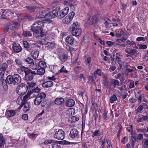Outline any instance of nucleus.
Returning a JSON list of instances; mask_svg holds the SVG:
<instances>
[{"mask_svg": "<svg viewBox=\"0 0 148 148\" xmlns=\"http://www.w3.org/2000/svg\"><path fill=\"white\" fill-rule=\"evenodd\" d=\"M44 25V22L42 21H35L32 26L31 30L34 32L33 36L36 37L40 38L43 36L44 34L42 29Z\"/></svg>", "mask_w": 148, "mask_h": 148, "instance_id": "f257e3e1", "label": "nucleus"}, {"mask_svg": "<svg viewBox=\"0 0 148 148\" xmlns=\"http://www.w3.org/2000/svg\"><path fill=\"white\" fill-rule=\"evenodd\" d=\"M46 96V94L44 92H41L38 94L36 96L35 99L34 100V104L38 105L41 103L42 106H44V105H43L42 103V101H43Z\"/></svg>", "mask_w": 148, "mask_h": 148, "instance_id": "f03ea898", "label": "nucleus"}, {"mask_svg": "<svg viewBox=\"0 0 148 148\" xmlns=\"http://www.w3.org/2000/svg\"><path fill=\"white\" fill-rule=\"evenodd\" d=\"M78 24L77 22L74 23L72 25L73 27L71 30L72 34L73 36H77L81 34L82 30L80 28L78 27Z\"/></svg>", "mask_w": 148, "mask_h": 148, "instance_id": "7ed1b4c3", "label": "nucleus"}, {"mask_svg": "<svg viewBox=\"0 0 148 148\" xmlns=\"http://www.w3.org/2000/svg\"><path fill=\"white\" fill-rule=\"evenodd\" d=\"M27 90L25 84H21L18 85L17 88L16 92L19 95H23Z\"/></svg>", "mask_w": 148, "mask_h": 148, "instance_id": "20e7f679", "label": "nucleus"}, {"mask_svg": "<svg viewBox=\"0 0 148 148\" xmlns=\"http://www.w3.org/2000/svg\"><path fill=\"white\" fill-rule=\"evenodd\" d=\"M65 134V132L62 130L59 129L58 130L55 131L54 137L57 140H62L64 138Z\"/></svg>", "mask_w": 148, "mask_h": 148, "instance_id": "39448f33", "label": "nucleus"}, {"mask_svg": "<svg viewBox=\"0 0 148 148\" xmlns=\"http://www.w3.org/2000/svg\"><path fill=\"white\" fill-rule=\"evenodd\" d=\"M60 10V7H57L55 10L47 13L46 17L48 19V21L52 18L56 17L58 15V12Z\"/></svg>", "mask_w": 148, "mask_h": 148, "instance_id": "423d86ee", "label": "nucleus"}, {"mask_svg": "<svg viewBox=\"0 0 148 148\" xmlns=\"http://www.w3.org/2000/svg\"><path fill=\"white\" fill-rule=\"evenodd\" d=\"M36 75V73L35 71H30L28 69L25 73V78L26 80L27 81L32 80L34 77L33 75Z\"/></svg>", "mask_w": 148, "mask_h": 148, "instance_id": "0eeeda50", "label": "nucleus"}, {"mask_svg": "<svg viewBox=\"0 0 148 148\" xmlns=\"http://www.w3.org/2000/svg\"><path fill=\"white\" fill-rule=\"evenodd\" d=\"M47 80H48L49 81L44 82L42 84V86L43 87L48 88L51 86L53 85V83L52 81L50 80H54L55 78L54 76H53L52 77L47 78Z\"/></svg>", "mask_w": 148, "mask_h": 148, "instance_id": "6e6552de", "label": "nucleus"}, {"mask_svg": "<svg viewBox=\"0 0 148 148\" xmlns=\"http://www.w3.org/2000/svg\"><path fill=\"white\" fill-rule=\"evenodd\" d=\"M77 1L76 0H69L68 1H64L63 3L66 6H69L72 8L74 7V6L76 4Z\"/></svg>", "mask_w": 148, "mask_h": 148, "instance_id": "1a4fd4ad", "label": "nucleus"}, {"mask_svg": "<svg viewBox=\"0 0 148 148\" xmlns=\"http://www.w3.org/2000/svg\"><path fill=\"white\" fill-rule=\"evenodd\" d=\"M46 11L43 10L39 12L36 14V16L38 18H44V20L46 21H48V19L46 18V16L47 15Z\"/></svg>", "mask_w": 148, "mask_h": 148, "instance_id": "9d476101", "label": "nucleus"}, {"mask_svg": "<svg viewBox=\"0 0 148 148\" xmlns=\"http://www.w3.org/2000/svg\"><path fill=\"white\" fill-rule=\"evenodd\" d=\"M13 76L14 84L17 85L21 82V78L19 75L18 74H15Z\"/></svg>", "mask_w": 148, "mask_h": 148, "instance_id": "9b49d317", "label": "nucleus"}, {"mask_svg": "<svg viewBox=\"0 0 148 148\" xmlns=\"http://www.w3.org/2000/svg\"><path fill=\"white\" fill-rule=\"evenodd\" d=\"M69 8L66 7L64 8L61 11L60 14L58 16L59 18H61L64 17L68 13Z\"/></svg>", "mask_w": 148, "mask_h": 148, "instance_id": "f8f14e48", "label": "nucleus"}, {"mask_svg": "<svg viewBox=\"0 0 148 148\" xmlns=\"http://www.w3.org/2000/svg\"><path fill=\"white\" fill-rule=\"evenodd\" d=\"M12 48L13 51L16 53L19 52L22 50L21 47L18 44H14L13 45Z\"/></svg>", "mask_w": 148, "mask_h": 148, "instance_id": "ddd939ff", "label": "nucleus"}, {"mask_svg": "<svg viewBox=\"0 0 148 148\" xmlns=\"http://www.w3.org/2000/svg\"><path fill=\"white\" fill-rule=\"evenodd\" d=\"M78 132L75 129H73L71 131L70 133V136L71 138H73L77 137Z\"/></svg>", "mask_w": 148, "mask_h": 148, "instance_id": "4468645a", "label": "nucleus"}, {"mask_svg": "<svg viewBox=\"0 0 148 148\" xmlns=\"http://www.w3.org/2000/svg\"><path fill=\"white\" fill-rule=\"evenodd\" d=\"M65 105L68 107H72L75 105V101L73 99H69L66 101Z\"/></svg>", "mask_w": 148, "mask_h": 148, "instance_id": "2eb2a0df", "label": "nucleus"}, {"mask_svg": "<svg viewBox=\"0 0 148 148\" xmlns=\"http://www.w3.org/2000/svg\"><path fill=\"white\" fill-rule=\"evenodd\" d=\"M66 43L69 44L70 45H72L74 41V39L71 36H67L65 40Z\"/></svg>", "mask_w": 148, "mask_h": 148, "instance_id": "dca6fc26", "label": "nucleus"}, {"mask_svg": "<svg viewBox=\"0 0 148 148\" xmlns=\"http://www.w3.org/2000/svg\"><path fill=\"white\" fill-rule=\"evenodd\" d=\"M59 56L60 59L63 62H64L67 59V56L62 52H60Z\"/></svg>", "mask_w": 148, "mask_h": 148, "instance_id": "f3484780", "label": "nucleus"}, {"mask_svg": "<svg viewBox=\"0 0 148 148\" xmlns=\"http://www.w3.org/2000/svg\"><path fill=\"white\" fill-rule=\"evenodd\" d=\"M64 99L62 97L57 98H56L54 101L55 104L58 105L62 104L64 102Z\"/></svg>", "mask_w": 148, "mask_h": 148, "instance_id": "a211bd4d", "label": "nucleus"}, {"mask_svg": "<svg viewBox=\"0 0 148 148\" xmlns=\"http://www.w3.org/2000/svg\"><path fill=\"white\" fill-rule=\"evenodd\" d=\"M28 69V68L25 67L23 66L22 65L21 66H19L17 69L18 73L19 74L22 73L23 71H24V73L26 72V71Z\"/></svg>", "mask_w": 148, "mask_h": 148, "instance_id": "6ab92c4d", "label": "nucleus"}, {"mask_svg": "<svg viewBox=\"0 0 148 148\" xmlns=\"http://www.w3.org/2000/svg\"><path fill=\"white\" fill-rule=\"evenodd\" d=\"M97 21V18L96 17H93L90 18L87 22L90 25H92L96 23Z\"/></svg>", "mask_w": 148, "mask_h": 148, "instance_id": "aec40b11", "label": "nucleus"}, {"mask_svg": "<svg viewBox=\"0 0 148 148\" xmlns=\"http://www.w3.org/2000/svg\"><path fill=\"white\" fill-rule=\"evenodd\" d=\"M23 110L25 112H27L29 110L30 106L29 103H25L23 104Z\"/></svg>", "mask_w": 148, "mask_h": 148, "instance_id": "412c9836", "label": "nucleus"}, {"mask_svg": "<svg viewBox=\"0 0 148 148\" xmlns=\"http://www.w3.org/2000/svg\"><path fill=\"white\" fill-rule=\"evenodd\" d=\"M27 85H25V86L27 90L28 88L29 89L31 88L32 89L35 86H36V83L34 82H27Z\"/></svg>", "mask_w": 148, "mask_h": 148, "instance_id": "4be33fe9", "label": "nucleus"}, {"mask_svg": "<svg viewBox=\"0 0 148 148\" xmlns=\"http://www.w3.org/2000/svg\"><path fill=\"white\" fill-rule=\"evenodd\" d=\"M104 23L105 25L106 28H110L111 26L109 25L111 24V21L107 18H104Z\"/></svg>", "mask_w": 148, "mask_h": 148, "instance_id": "5701e85b", "label": "nucleus"}, {"mask_svg": "<svg viewBox=\"0 0 148 148\" xmlns=\"http://www.w3.org/2000/svg\"><path fill=\"white\" fill-rule=\"evenodd\" d=\"M6 84H13V76L11 75H9L6 77V81L5 82Z\"/></svg>", "mask_w": 148, "mask_h": 148, "instance_id": "b1692460", "label": "nucleus"}, {"mask_svg": "<svg viewBox=\"0 0 148 148\" xmlns=\"http://www.w3.org/2000/svg\"><path fill=\"white\" fill-rule=\"evenodd\" d=\"M15 114V111L12 110H8L6 112V115L9 117L13 116Z\"/></svg>", "mask_w": 148, "mask_h": 148, "instance_id": "393cba45", "label": "nucleus"}, {"mask_svg": "<svg viewBox=\"0 0 148 148\" xmlns=\"http://www.w3.org/2000/svg\"><path fill=\"white\" fill-rule=\"evenodd\" d=\"M142 144L144 148H148V138H144L142 140Z\"/></svg>", "mask_w": 148, "mask_h": 148, "instance_id": "a878e982", "label": "nucleus"}, {"mask_svg": "<svg viewBox=\"0 0 148 148\" xmlns=\"http://www.w3.org/2000/svg\"><path fill=\"white\" fill-rule=\"evenodd\" d=\"M79 119V118L78 117L72 116L69 118V121L70 123H72L78 121Z\"/></svg>", "mask_w": 148, "mask_h": 148, "instance_id": "bb28decb", "label": "nucleus"}, {"mask_svg": "<svg viewBox=\"0 0 148 148\" xmlns=\"http://www.w3.org/2000/svg\"><path fill=\"white\" fill-rule=\"evenodd\" d=\"M45 69L44 68H40L38 69L36 73V74L40 75H42L45 73Z\"/></svg>", "mask_w": 148, "mask_h": 148, "instance_id": "cd10ccee", "label": "nucleus"}, {"mask_svg": "<svg viewBox=\"0 0 148 148\" xmlns=\"http://www.w3.org/2000/svg\"><path fill=\"white\" fill-rule=\"evenodd\" d=\"M39 53V51L36 50L32 51L31 53V54L34 58L36 59L38 57Z\"/></svg>", "mask_w": 148, "mask_h": 148, "instance_id": "c85d7f7f", "label": "nucleus"}, {"mask_svg": "<svg viewBox=\"0 0 148 148\" xmlns=\"http://www.w3.org/2000/svg\"><path fill=\"white\" fill-rule=\"evenodd\" d=\"M75 15V13L73 12H72L69 13L68 16L66 17V18L67 19H69V20H68L67 21H71L72 19Z\"/></svg>", "mask_w": 148, "mask_h": 148, "instance_id": "c756f323", "label": "nucleus"}, {"mask_svg": "<svg viewBox=\"0 0 148 148\" xmlns=\"http://www.w3.org/2000/svg\"><path fill=\"white\" fill-rule=\"evenodd\" d=\"M97 78V76L95 73H92L91 75L89 76V79L92 82L94 83H95V80Z\"/></svg>", "mask_w": 148, "mask_h": 148, "instance_id": "7c9ffc66", "label": "nucleus"}, {"mask_svg": "<svg viewBox=\"0 0 148 148\" xmlns=\"http://www.w3.org/2000/svg\"><path fill=\"white\" fill-rule=\"evenodd\" d=\"M10 23H6L5 25L3 30L4 33H6L9 31L10 27Z\"/></svg>", "mask_w": 148, "mask_h": 148, "instance_id": "2f4dec72", "label": "nucleus"}, {"mask_svg": "<svg viewBox=\"0 0 148 148\" xmlns=\"http://www.w3.org/2000/svg\"><path fill=\"white\" fill-rule=\"evenodd\" d=\"M125 51L127 53L132 55L134 54L136 52V50L134 49H128L126 50Z\"/></svg>", "mask_w": 148, "mask_h": 148, "instance_id": "473e14b6", "label": "nucleus"}, {"mask_svg": "<svg viewBox=\"0 0 148 148\" xmlns=\"http://www.w3.org/2000/svg\"><path fill=\"white\" fill-rule=\"evenodd\" d=\"M52 148H61L60 144L58 143L57 142L53 141L52 144Z\"/></svg>", "mask_w": 148, "mask_h": 148, "instance_id": "72a5a7b5", "label": "nucleus"}, {"mask_svg": "<svg viewBox=\"0 0 148 148\" xmlns=\"http://www.w3.org/2000/svg\"><path fill=\"white\" fill-rule=\"evenodd\" d=\"M127 36H125V37H122L121 39H117V41L118 42L120 41H121L123 42H125V41L127 40L129 34L127 33H126Z\"/></svg>", "mask_w": 148, "mask_h": 148, "instance_id": "f704fd0d", "label": "nucleus"}, {"mask_svg": "<svg viewBox=\"0 0 148 148\" xmlns=\"http://www.w3.org/2000/svg\"><path fill=\"white\" fill-rule=\"evenodd\" d=\"M23 35L25 37H29L32 36V34L30 31H24L23 32Z\"/></svg>", "mask_w": 148, "mask_h": 148, "instance_id": "c9c22d12", "label": "nucleus"}, {"mask_svg": "<svg viewBox=\"0 0 148 148\" xmlns=\"http://www.w3.org/2000/svg\"><path fill=\"white\" fill-rule=\"evenodd\" d=\"M101 135V132L99 130H97L95 131L92 136V137L100 136Z\"/></svg>", "mask_w": 148, "mask_h": 148, "instance_id": "e433bc0d", "label": "nucleus"}, {"mask_svg": "<svg viewBox=\"0 0 148 148\" xmlns=\"http://www.w3.org/2000/svg\"><path fill=\"white\" fill-rule=\"evenodd\" d=\"M147 120H148V117L147 116H143L142 117L138 119L137 120V121L138 122H142L143 121H145Z\"/></svg>", "mask_w": 148, "mask_h": 148, "instance_id": "4c0bfd02", "label": "nucleus"}, {"mask_svg": "<svg viewBox=\"0 0 148 148\" xmlns=\"http://www.w3.org/2000/svg\"><path fill=\"white\" fill-rule=\"evenodd\" d=\"M13 26L11 27H10V29L11 30H13L14 28H17L19 26V24L18 23V22H14L12 23Z\"/></svg>", "mask_w": 148, "mask_h": 148, "instance_id": "58836bf2", "label": "nucleus"}, {"mask_svg": "<svg viewBox=\"0 0 148 148\" xmlns=\"http://www.w3.org/2000/svg\"><path fill=\"white\" fill-rule=\"evenodd\" d=\"M25 61L27 62V64H31L33 63V65H34V64L33 63V60L30 58H27L25 59Z\"/></svg>", "mask_w": 148, "mask_h": 148, "instance_id": "ea45409f", "label": "nucleus"}, {"mask_svg": "<svg viewBox=\"0 0 148 148\" xmlns=\"http://www.w3.org/2000/svg\"><path fill=\"white\" fill-rule=\"evenodd\" d=\"M25 8L30 11L33 12L36 9V7L32 6H27L25 7Z\"/></svg>", "mask_w": 148, "mask_h": 148, "instance_id": "a19ab883", "label": "nucleus"}, {"mask_svg": "<svg viewBox=\"0 0 148 148\" xmlns=\"http://www.w3.org/2000/svg\"><path fill=\"white\" fill-rule=\"evenodd\" d=\"M77 57H75V58H73L72 59V62L73 64H76L77 65H79L80 64V62L79 61L77 62Z\"/></svg>", "mask_w": 148, "mask_h": 148, "instance_id": "79ce46f5", "label": "nucleus"}, {"mask_svg": "<svg viewBox=\"0 0 148 148\" xmlns=\"http://www.w3.org/2000/svg\"><path fill=\"white\" fill-rule=\"evenodd\" d=\"M117 99L116 96L115 95L111 96L110 99V102L111 103H113L114 101H115Z\"/></svg>", "mask_w": 148, "mask_h": 148, "instance_id": "37998d69", "label": "nucleus"}, {"mask_svg": "<svg viewBox=\"0 0 148 148\" xmlns=\"http://www.w3.org/2000/svg\"><path fill=\"white\" fill-rule=\"evenodd\" d=\"M3 136L1 134H0V147H2L3 146Z\"/></svg>", "mask_w": 148, "mask_h": 148, "instance_id": "c03bdc74", "label": "nucleus"}, {"mask_svg": "<svg viewBox=\"0 0 148 148\" xmlns=\"http://www.w3.org/2000/svg\"><path fill=\"white\" fill-rule=\"evenodd\" d=\"M115 77L116 79H120L121 78H122V81L124 80V79L123 77L121 74L120 73H118L115 76Z\"/></svg>", "mask_w": 148, "mask_h": 148, "instance_id": "a18cd8bd", "label": "nucleus"}, {"mask_svg": "<svg viewBox=\"0 0 148 148\" xmlns=\"http://www.w3.org/2000/svg\"><path fill=\"white\" fill-rule=\"evenodd\" d=\"M127 130L129 132L132 134L133 132L132 126L130 125L126 128Z\"/></svg>", "mask_w": 148, "mask_h": 148, "instance_id": "49530a36", "label": "nucleus"}, {"mask_svg": "<svg viewBox=\"0 0 148 148\" xmlns=\"http://www.w3.org/2000/svg\"><path fill=\"white\" fill-rule=\"evenodd\" d=\"M21 97H19L17 99L16 101V103L18 105L21 104L23 103V100L21 99Z\"/></svg>", "mask_w": 148, "mask_h": 148, "instance_id": "de8ad7c7", "label": "nucleus"}, {"mask_svg": "<svg viewBox=\"0 0 148 148\" xmlns=\"http://www.w3.org/2000/svg\"><path fill=\"white\" fill-rule=\"evenodd\" d=\"M103 83L105 86H107L108 85V82L107 81V78L105 76L104 77V79L103 80Z\"/></svg>", "mask_w": 148, "mask_h": 148, "instance_id": "09e8293b", "label": "nucleus"}, {"mask_svg": "<svg viewBox=\"0 0 148 148\" xmlns=\"http://www.w3.org/2000/svg\"><path fill=\"white\" fill-rule=\"evenodd\" d=\"M24 47L25 48H28L29 47V45L28 42L26 41H25L23 42Z\"/></svg>", "mask_w": 148, "mask_h": 148, "instance_id": "8fccbe9b", "label": "nucleus"}, {"mask_svg": "<svg viewBox=\"0 0 148 148\" xmlns=\"http://www.w3.org/2000/svg\"><path fill=\"white\" fill-rule=\"evenodd\" d=\"M143 137V136L142 134H139L137 136V139L139 140H142Z\"/></svg>", "mask_w": 148, "mask_h": 148, "instance_id": "3c124183", "label": "nucleus"}, {"mask_svg": "<svg viewBox=\"0 0 148 148\" xmlns=\"http://www.w3.org/2000/svg\"><path fill=\"white\" fill-rule=\"evenodd\" d=\"M137 99L140 102V103L142 100V96L141 95H137L136 94L135 95Z\"/></svg>", "mask_w": 148, "mask_h": 148, "instance_id": "603ef678", "label": "nucleus"}, {"mask_svg": "<svg viewBox=\"0 0 148 148\" xmlns=\"http://www.w3.org/2000/svg\"><path fill=\"white\" fill-rule=\"evenodd\" d=\"M54 140H46L44 142V143L45 144H49L52 143H52L53 142Z\"/></svg>", "mask_w": 148, "mask_h": 148, "instance_id": "864d4df0", "label": "nucleus"}, {"mask_svg": "<svg viewBox=\"0 0 148 148\" xmlns=\"http://www.w3.org/2000/svg\"><path fill=\"white\" fill-rule=\"evenodd\" d=\"M138 46L140 49H145L147 47V45H139Z\"/></svg>", "mask_w": 148, "mask_h": 148, "instance_id": "5fc2aeb1", "label": "nucleus"}, {"mask_svg": "<svg viewBox=\"0 0 148 148\" xmlns=\"http://www.w3.org/2000/svg\"><path fill=\"white\" fill-rule=\"evenodd\" d=\"M30 96L29 94H28V92L26 95L25 96H24L22 99L23 101H26V99L28 98V97Z\"/></svg>", "mask_w": 148, "mask_h": 148, "instance_id": "6e6d98bb", "label": "nucleus"}, {"mask_svg": "<svg viewBox=\"0 0 148 148\" xmlns=\"http://www.w3.org/2000/svg\"><path fill=\"white\" fill-rule=\"evenodd\" d=\"M82 68L80 66H76L75 68V71L76 72H79L81 70Z\"/></svg>", "mask_w": 148, "mask_h": 148, "instance_id": "4d7b16f0", "label": "nucleus"}, {"mask_svg": "<svg viewBox=\"0 0 148 148\" xmlns=\"http://www.w3.org/2000/svg\"><path fill=\"white\" fill-rule=\"evenodd\" d=\"M48 45V47H49L50 48H52L54 46V45L53 43L51 42H47L46 44Z\"/></svg>", "mask_w": 148, "mask_h": 148, "instance_id": "13d9d810", "label": "nucleus"}, {"mask_svg": "<svg viewBox=\"0 0 148 148\" xmlns=\"http://www.w3.org/2000/svg\"><path fill=\"white\" fill-rule=\"evenodd\" d=\"M24 18L27 19L29 21H31L32 19V18L31 16L27 15L24 16Z\"/></svg>", "mask_w": 148, "mask_h": 148, "instance_id": "bf43d9fd", "label": "nucleus"}, {"mask_svg": "<svg viewBox=\"0 0 148 148\" xmlns=\"http://www.w3.org/2000/svg\"><path fill=\"white\" fill-rule=\"evenodd\" d=\"M116 60L119 65H121L122 62L121 61V58L119 57L118 56H116Z\"/></svg>", "mask_w": 148, "mask_h": 148, "instance_id": "052dcab7", "label": "nucleus"}, {"mask_svg": "<svg viewBox=\"0 0 148 148\" xmlns=\"http://www.w3.org/2000/svg\"><path fill=\"white\" fill-rule=\"evenodd\" d=\"M60 71L61 73H67L68 72V71L64 68V66H63L61 69L60 70Z\"/></svg>", "mask_w": 148, "mask_h": 148, "instance_id": "680f3d73", "label": "nucleus"}, {"mask_svg": "<svg viewBox=\"0 0 148 148\" xmlns=\"http://www.w3.org/2000/svg\"><path fill=\"white\" fill-rule=\"evenodd\" d=\"M143 108V106L142 105H140L138 108L137 109V111L138 112H140Z\"/></svg>", "mask_w": 148, "mask_h": 148, "instance_id": "e2e57ef3", "label": "nucleus"}, {"mask_svg": "<svg viewBox=\"0 0 148 148\" xmlns=\"http://www.w3.org/2000/svg\"><path fill=\"white\" fill-rule=\"evenodd\" d=\"M107 141V143H108V142L107 140H106V138H104V139L102 140L101 141V147H103L105 146V144L106 143V141Z\"/></svg>", "mask_w": 148, "mask_h": 148, "instance_id": "0e129e2a", "label": "nucleus"}, {"mask_svg": "<svg viewBox=\"0 0 148 148\" xmlns=\"http://www.w3.org/2000/svg\"><path fill=\"white\" fill-rule=\"evenodd\" d=\"M107 111H106L103 114V118L106 120H107L108 119V117L107 115Z\"/></svg>", "mask_w": 148, "mask_h": 148, "instance_id": "69168bd1", "label": "nucleus"}, {"mask_svg": "<svg viewBox=\"0 0 148 148\" xmlns=\"http://www.w3.org/2000/svg\"><path fill=\"white\" fill-rule=\"evenodd\" d=\"M94 73H95V75L97 74L99 76L101 75V70L99 69H97L96 71L95 72H94Z\"/></svg>", "mask_w": 148, "mask_h": 148, "instance_id": "338daca9", "label": "nucleus"}, {"mask_svg": "<svg viewBox=\"0 0 148 148\" xmlns=\"http://www.w3.org/2000/svg\"><path fill=\"white\" fill-rule=\"evenodd\" d=\"M106 44L109 46H111L114 44V43L113 42L107 41L106 42Z\"/></svg>", "mask_w": 148, "mask_h": 148, "instance_id": "774afa93", "label": "nucleus"}]
</instances>
